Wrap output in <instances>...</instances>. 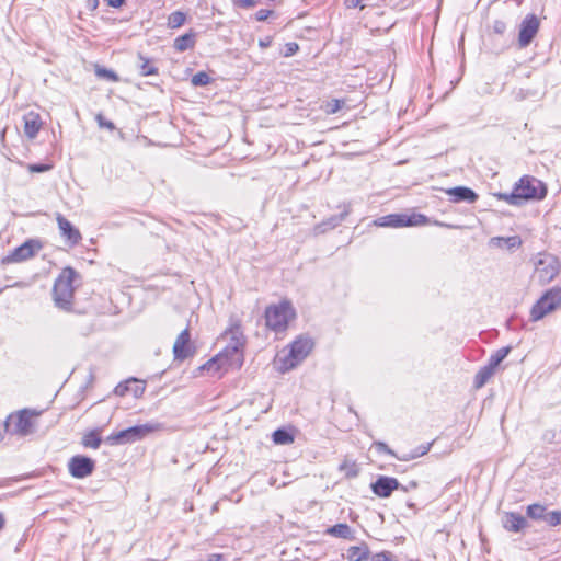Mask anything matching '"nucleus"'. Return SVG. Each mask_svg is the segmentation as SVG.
Here are the masks:
<instances>
[{
    "label": "nucleus",
    "instance_id": "obj_2",
    "mask_svg": "<svg viewBox=\"0 0 561 561\" xmlns=\"http://www.w3.org/2000/svg\"><path fill=\"white\" fill-rule=\"evenodd\" d=\"M78 276L77 271L68 266L61 271L55 280L53 297L58 308L66 311L71 309L75 293L73 282Z\"/></svg>",
    "mask_w": 561,
    "mask_h": 561
},
{
    "label": "nucleus",
    "instance_id": "obj_14",
    "mask_svg": "<svg viewBox=\"0 0 561 561\" xmlns=\"http://www.w3.org/2000/svg\"><path fill=\"white\" fill-rule=\"evenodd\" d=\"M370 488L375 495L386 499L400 488V483L396 478L380 476L371 483Z\"/></svg>",
    "mask_w": 561,
    "mask_h": 561
},
{
    "label": "nucleus",
    "instance_id": "obj_39",
    "mask_svg": "<svg viewBox=\"0 0 561 561\" xmlns=\"http://www.w3.org/2000/svg\"><path fill=\"white\" fill-rule=\"evenodd\" d=\"M95 72L99 77L106 78L110 81H118V76L113 70L106 68H98Z\"/></svg>",
    "mask_w": 561,
    "mask_h": 561
},
{
    "label": "nucleus",
    "instance_id": "obj_24",
    "mask_svg": "<svg viewBox=\"0 0 561 561\" xmlns=\"http://www.w3.org/2000/svg\"><path fill=\"white\" fill-rule=\"evenodd\" d=\"M494 373H495V369L493 367H491L489 364L481 367L480 370L474 376V381H473L474 387L477 389L482 388L490 380V378L494 375Z\"/></svg>",
    "mask_w": 561,
    "mask_h": 561
},
{
    "label": "nucleus",
    "instance_id": "obj_26",
    "mask_svg": "<svg viewBox=\"0 0 561 561\" xmlns=\"http://www.w3.org/2000/svg\"><path fill=\"white\" fill-rule=\"evenodd\" d=\"M431 446H432V444L420 445L414 450H412L411 453H404V454H402L400 456H397V458L399 460H401V461H409V460L419 458V457L424 456L425 454H427L430 448H431Z\"/></svg>",
    "mask_w": 561,
    "mask_h": 561
},
{
    "label": "nucleus",
    "instance_id": "obj_11",
    "mask_svg": "<svg viewBox=\"0 0 561 561\" xmlns=\"http://www.w3.org/2000/svg\"><path fill=\"white\" fill-rule=\"evenodd\" d=\"M539 30V20L535 14H528L522 22L518 43L520 47H527Z\"/></svg>",
    "mask_w": 561,
    "mask_h": 561
},
{
    "label": "nucleus",
    "instance_id": "obj_13",
    "mask_svg": "<svg viewBox=\"0 0 561 561\" xmlns=\"http://www.w3.org/2000/svg\"><path fill=\"white\" fill-rule=\"evenodd\" d=\"M41 245L35 241H26L15 248L8 256L3 259V263L22 262L32 257Z\"/></svg>",
    "mask_w": 561,
    "mask_h": 561
},
{
    "label": "nucleus",
    "instance_id": "obj_49",
    "mask_svg": "<svg viewBox=\"0 0 561 561\" xmlns=\"http://www.w3.org/2000/svg\"><path fill=\"white\" fill-rule=\"evenodd\" d=\"M206 561H222V557L220 554H211Z\"/></svg>",
    "mask_w": 561,
    "mask_h": 561
},
{
    "label": "nucleus",
    "instance_id": "obj_57",
    "mask_svg": "<svg viewBox=\"0 0 561 561\" xmlns=\"http://www.w3.org/2000/svg\"><path fill=\"white\" fill-rule=\"evenodd\" d=\"M408 506L409 507H414V504L413 503H409Z\"/></svg>",
    "mask_w": 561,
    "mask_h": 561
},
{
    "label": "nucleus",
    "instance_id": "obj_41",
    "mask_svg": "<svg viewBox=\"0 0 561 561\" xmlns=\"http://www.w3.org/2000/svg\"><path fill=\"white\" fill-rule=\"evenodd\" d=\"M285 47V57H290L299 50V46L297 43H287Z\"/></svg>",
    "mask_w": 561,
    "mask_h": 561
},
{
    "label": "nucleus",
    "instance_id": "obj_28",
    "mask_svg": "<svg viewBox=\"0 0 561 561\" xmlns=\"http://www.w3.org/2000/svg\"><path fill=\"white\" fill-rule=\"evenodd\" d=\"M511 346H505V347H502L500 350H497L494 354H492L489 358V362L488 364L493 367L494 369H496V367L505 359V357L510 354L511 352Z\"/></svg>",
    "mask_w": 561,
    "mask_h": 561
},
{
    "label": "nucleus",
    "instance_id": "obj_16",
    "mask_svg": "<svg viewBox=\"0 0 561 561\" xmlns=\"http://www.w3.org/2000/svg\"><path fill=\"white\" fill-rule=\"evenodd\" d=\"M145 389L146 387L141 381L136 378H130L125 382L118 383L114 389V393L116 396L124 397L130 392L135 398H139L144 394Z\"/></svg>",
    "mask_w": 561,
    "mask_h": 561
},
{
    "label": "nucleus",
    "instance_id": "obj_43",
    "mask_svg": "<svg viewBox=\"0 0 561 561\" xmlns=\"http://www.w3.org/2000/svg\"><path fill=\"white\" fill-rule=\"evenodd\" d=\"M96 121H98V123H99V125H100L101 127H105V128H107V129H110V130H113V129H114V127H115V126H114V124H113L112 122H107V121H105L101 114H99V115L96 116Z\"/></svg>",
    "mask_w": 561,
    "mask_h": 561
},
{
    "label": "nucleus",
    "instance_id": "obj_51",
    "mask_svg": "<svg viewBox=\"0 0 561 561\" xmlns=\"http://www.w3.org/2000/svg\"><path fill=\"white\" fill-rule=\"evenodd\" d=\"M434 225L439 226V227L453 228L451 225L444 224V222H440V221H434Z\"/></svg>",
    "mask_w": 561,
    "mask_h": 561
},
{
    "label": "nucleus",
    "instance_id": "obj_19",
    "mask_svg": "<svg viewBox=\"0 0 561 561\" xmlns=\"http://www.w3.org/2000/svg\"><path fill=\"white\" fill-rule=\"evenodd\" d=\"M527 526V519L518 513L508 512L504 516L503 527L508 531L519 533Z\"/></svg>",
    "mask_w": 561,
    "mask_h": 561
},
{
    "label": "nucleus",
    "instance_id": "obj_48",
    "mask_svg": "<svg viewBox=\"0 0 561 561\" xmlns=\"http://www.w3.org/2000/svg\"><path fill=\"white\" fill-rule=\"evenodd\" d=\"M108 7H112V8H121L125 0H104Z\"/></svg>",
    "mask_w": 561,
    "mask_h": 561
},
{
    "label": "nucleus",
    "instance_id": "obj_20",
    "mask_svg": "<svg viewBox=\"0 0 561 561\" xmlns=\"http://www.w3.org/2000/svg\"><path fill=\"white\" fill-rule=\"evenodd\" d=\"M350 214V208H345L344 211H342L340 215L331 216L330 218L323 220L322 222L318 224L314 227V232L317 234L324 233L331 229H334L339 225H341L342 221L345 220L346 216Z\"/></svg>",
    "mask_w": 561,
    "mask_h": 561
},
{
    "label": "nucleus",
    "instance_id": "obj_21",
    "mask_svg": "<svg viewBox=\"0 0 561 561\" xmlns=\"http://www.w3.org/2000/svg\"><path fill=\"white\" fill-rule=\"evenodd\" d=\"M196 43V34L193 31H190L181 36H178L174 39L173 47L176 51L183 53L187 49H191L195 46Z\"/></svg>",
    "mask_w": 561,
    "mask_h": 561
},
{
    "label": "nucleus",
    "instance_id": "obj_37",
    "mask_svg": "<svg viewBox=\"0 0 561 561\" xmlns=\"http://www.w3.org/2000/svg\"><path fill=\"white\" fill-rule=\"evenodd\" d=\"M549 526L556 527L561 524V511L547 512L545 519Z\"/></svg>",
    "mask_w": 561,
    "mask_h": 561
},
{
    "label": "nucleus",
    "instance_id": "obj_45",
    "mask_svg": "<svg viewBox=\"0 0 561 561\" xmlns=\"http://www.w3.org/2000/svg\"><path fill=\"white\" fill-rule=\"evenodd\" d=\"M376 446H377V449H378L379 451H382V453H386V454H389V455H391V456L397 457V455L394 454V451H393V450H391V449L387 446V444L379 442V443H377V444H376Z\"/></svg>",
    "mask_w": 561,
    "mask_h": 561
},
{
    "label": "nucleus",
    "instance_id": "obj_54",
    "mask_svg": "<svg viewBox=\"0 0 561 561\" xmlns=\"http://www.w3.org/2000/svg\"><path fill=\"white\" fill-rule=\"evenodd\" d=\"M347 476L348 477H355V476H357V471L353 470L352 472H348Z\"/></svg>",
    "mask_w": 561,
    "mask_h": 561
},
{
    "label": "nucleus",
    "instance_id": "obj_3",
    "mask_svg": "<svg viewBox=\"0 0 561 561\" xmlns=\"http://www.w3.org/2000/svg\"><path fill=\"white\" fill-rule=\"evenodd\" d=\"M264 317L270 330L283 332L287 329L289 321L296 317V311L289 301L284 300L278 305L268 306Z\"/></svg>",
    "mask_w": 561,
    "mask_h": 561
},
{
    "label": "nucleus",
    "instance_id": "obj_34",
    "mask_svg": "<svg viewBox=\"0 0 561 561\" xmlns=\"http://www.w3.org/2000/svg\"><path fill=\"white\" fill-rule=\"evenodd\" d=\"M499 199L506 202L510 205L519 206L522 202L517 196L515 188L511 193H499L495 195Z\"/></svg>",
    "mask_w": 561,
    "mask_h": 561
},
{
    "label": "nucleus",
    "instance_id": "obj_17",
    "mask_svg": "<svg viewBox=\"0 0 561 561\" xmlns=\"http://www.w3.org/2000/svg\"><path fill=\"white\" fill-rule=\"evenodd\" d=\"M446 194L450 196V201L454 203L467 202V203H476L478 199V194L467 186H456L446 190Z\"/></svg>",
    "mask_w": 561,
    "mask_h": 561
},
{
    "label": "nucleus",
    "instance_id": "obj_50",
    "mask_svg": "<svg viewBox=\"0 0 561 561\" xmlns=\"http://www.w3.org/2000/svg\"><path fill=\"white\" fill-rule=\"evenodd\" d=\"M508 241L511 242L512 247L515 245L516 243H520L517 237H512L508 239Z\"/></svg>",
    "mask_w": 561,
    "mask_h": 561
},
{
    "label": "nucleus",
    "instance_id": "obj_10",
    "mask_svg": "<svg viewBox=\"0 0 561 561\" xmlns=\"http://www.w3.org/2000/svg\"><path fill=\"white\" fill-rule=\"evenodd\" d=\"M94 467L95 463L91 458L81 455L73 456L68 463L70 474L77 479H83L90 476Z\"/></svg>",
    "mask_w": 561,
    "mask_h": 561
},
{
    "label": "nucleus",
    "instance_id": "obj_6",
    "mask_svg": "<svg viewBox=\"0 0 561 561\" xmlns=\"http://www.w3.org/2000/svg\"><path fill=\"white\" fill-rule=\"evenodd\" d=\"M312 341L308 337H299L293 342L290 351L284 357H279V369L288 371L300 364L310 353L312 348Z\"/></svg>",
    "mask_w": 561,
    "mask_h": 561
},
{
    "label": "nucleus",
    "instance_id": "obj_42",
    "mask_svg": "<svg viewBox=\"0 0 561 561\" xmlns=\"http://www.w3.org/2000/svg\"><path fill=\"white\" fill-rule=\"evenodd\" d=\"M233 4L240 8H252L257 4L255 0H232Z\"/></svg>",
    "mask_w": 561,
    "mask_h": 561
},
{
    "label": "nucleus",
    "instance_id": "obj_9",
    "mask_svg": "<svg viewBox=\"0 0 561 561\" xmlns=\"http://www.w3.org/2000/svg\"><path fill=\"white\" fill-rule=\"evenodd\" d=\"M536 277L539 283L545 285L550 283L559 274V262L552 255H546L536 264Z\"/></svg>",
    "mask_w": 561,
    "mask_h": 561
},
{
    "label": "nucleus",
    "instance_id": "obj_30",
    "mask_svg": "<svg viewBox=\"0 0 561 561\" xmlns=\"http://www.w3.org/2000/svg\"><path fill=\"white\" fill-rule=\"evenodd\" d=\"M404 227L422 226L428 224V218L423 214H404Z\"/></svg>",
    "mask_w": 561,
    "mask_h": 561
},
{
    "label": "nucleus",
    "instance_id": "obj_36",
    "mask_svg": "<svg viewBox=\"0 0 561 561\" xmlns=\"http://www.w3.org/2000/svg\"><path fill=\"white\" fill-rule=\"evenodd\" d=\"M191 81L195 87H204L210 82V77L205 71H199L192 77Z\"/></svg>",
    "mask_w": 561,
    "mask_h": 561
},
{
    "label": "nucleus",
    "instance_id": "obj_29",
    "mask_svg": "<svg viewBox=\"0 0 561 561\" xmlns=\"http://www.w3.org/2000/svg\"><path fill=\"white\" fill-rule=\"evenodd\" d=\"M272 437L277 445H287L294 442V436L285 428L274 431Z\"/></svg>",
    "mask_w": 561,
    "mask_h": 561
},
{
    "label": "nucleus",
    "instance_id": "obj_18",
    "mask_svg": "<svg viewBox=\"0 0 561 561\" xmlns=\"http://www.w3.org/2000/svg\"><path fill=\"white\" fill-rule=\"evenodd\" d=\"M23 122L25 136L30 139H34L43 125L39 114L34 111H30L23 116Z\"/></svg>",
    "mask_w": 561,
    "mask_h": 561
},
{
    "label": "nucleus",
    "instance_id": "obj_44",
    "mask_svg": "<svg viewBox=\"0 0 561 561\" xmlns=\"http://www.w3.org/2000/svg\"><path fill=\"white\" fill-rule=\"evenodd\" d=\"M371 561H390L389 552H379L373 556Z\"/></svg>",
    "mask_w": 561,
    "mask_h": 561
},
{
    "label": "nucleus",
    "instance_id": "obj_53",
    "mask_svg": "<svg viewBox=\"0 0 561 561\" xmlns=\"http://www.w3.org/2000/svg\"><path fill=\"white\" fill-rule=\"evenodd\" d=\"M268 44H270V42H268V41H266V42H264V41H260V46H261V47H266V46H268Z\"/></svg>",
    "mask_w": 561,
    "mask_h": 561
},
{
    "label": "nucleus",
    "instance_id": "obj_1",
    "mask_svg": "<svg viewBox=\"0 0 561 561\" xmlns=\"http://www.w3.org/2000/svg\"><path fill=\"white\" fill-rule=\"evenodd\" d=\"M225 335L229 337L230 342L225 351L218 354L215 358L208 360L203 368L207 370H219L224 365L238 364L243 362L242 350L245 344V337L241 328V322L238 319H231L230 327L225 331Z\"/></svg>",
    "mask_w": 561,
    "mask_h": 561
},
{
    "label": "nucleus",
    "instance_id": "obj_31",
    "mask_svg": "<svg viewBox=\"0 0 561 561\" xmlns=\"http://www.w3.org/2000/svg\"><path fill=\"white\" fill-rule=\"evenodd\" d=\"M139 73L144 77L152 76L158 73V68L153 66L149 59L145 58L142 55H139Z\"/></svg>",
    "mask_w": 561,
    "mask_h": 561
},
{
    "label": "nucleus",
    "instance_id": "obj_15",
    "mask_svg": "<svg viewBox=\"0 0 561 561\" xmlns=\"http://www.w3.org/2000/svg\"><path fill=\"white\" fill-rule=\"evenodd\" d=\"M190 341L191 334L190 330L186 328L178 335L174 342L173 354L175 359H185L190 355H192V347Z\"/></svg>",
    "mask_w": 561,
    "mask_h": 561
},
{
    "label": "nucleus",
    "instance_id": "obj_52",
    "mask_svg": "<svg viewBox=\"0 0 561 561\" xmlns=\"http://www.w3.org/2000/svg\"><path fill=\"white\" fill-rule=\"evenodd\" d=\"M4 524H5V519H4V516L2 513H0V531L2 530V528L4 527Z\"/></svg>",
    "mask_w": 561,
    "mask_h": 561
},
{
    "label": "nucleus",
    "instance_id": "obj_8",
    "mask_svg": "<svg viewBox=\"0 0 561 561\" xmlns=\"http://www.w3.org/2000/svg\"><path fill=\"white\" fill-rule=\"evenodd\" d=\"M514 188L522 204L530 199L541 201L547 195L546 185L540 180L529 175L520 178Z\"/></svg>",
    "mask_w": 561,
    "mask_h": 561
},
{
    "label": "nucleus",
    "instance_id": "obj_12",
    "mask_svg": "<svg viewBox=\"0 0 561 561\" xmlns=\"http://www.w3.org/2000/svg\"><path fill=\"white\" fill-rule=\"evenodd\" d=\"M56 221L60 234L66 240V243L70 247L79 244L82 239L79 229H77L67 218H65L59 213L56 214Z\"/></svg>",
    "mask_w": 561,
    "mask_h": 561
},
{
    "label": "nucleus",
    "instance_id": "obj_5",
    "mask_svg": "<svg viewBox=\"0 0 561 561\" xmlns=\"http://www.w3.org/2000/svg\"><path fill=\"white\" fill-rule=\"evenodd\" d=\"M161 428L159 423H146L135 425L117 433H112L105 439L110 445H122L134 443Z\"/></svg>",
    "mask_w": 561,
    "mask_h": 561
},
{
    "label": "nucleus",
    "instance_id": "obj_35",
    "mask_svg": "<svg viewBox=\"0 0 561 561\" xmlns=\"http://www.w3.org/2000/svg\"><path fill=\"white\" fill-rule=\"evenodd\" d=\"M344 104L345 102L343 100L333 99L324 103L323 110L327 114H335L344 106Z\"/></svg>",
    "mask_w": 561,
    "mask_h": 561
},
{
    "label": "nucleus",
    "instance_id": "obj_38",
    "mask_svg": "<svg viewBox=\"0 0 561 561\" xmlns=\"http://www.w3.org/2000/svg\"><path fill=\"white\" fill-rule=\"evenodd\" d=\"M26 168L32 173H43L49 171L53 167L47 163H31Z\"/></svg>",
    "mask_w": 561,
    "mask_h": 561
},
{
    "label": "nucleus",
    "instance_id": "obj_55",
    "mask_svg": "<svg viewBox=\"0 0 561 561\" xmlns=\"http://www.w3.org/2000/svg\"><path fill=\"white\" fill-rule=\"evenodd\" d=\"M96 4H98V0H93V2H91V5L96 7Z\"/></svg>",
    "mask_w": 561,
    "mask_h": 561
},
{
    "label": "nucleus",
    "instance_id": "obj_23",
    "mask_svg": "<svg viewBox=\"0 0 561 561\" xmlns=\"http://www.w3.org/2000/svg\"><path fill=\"white\" fill-rule=\"evenodd\" d=\"M369 556V548L367 545L353 546L347 549L346 558L348 561H363Z\"/></svg>",
    "mask_w": 561,
    "mask_h": 561
},
{
    "label": "nucleus",
    "instance_id": "obj_32",
    "mask_svg": "<svg viewBox=\"0 0 561 561\" xmlns=\"http://www.w3.org/2000/svg\"><path fill=\"white\" fill-rule=\"evenodd\" d=\"M102 439L96 431H91L83 436L82 444L84 447L98 449Z\"/></svg>",
    "mask_w": 561,
    "mask_h": 561
},
{
    "label": "nucleus",
    "instance_id": "obj_7",
    "mask_svg": "<svg viewBox=\"0 0 561 561\" xmlns=\"http://www.w3.org/2000/svg\"><path fill=\"white\" fill-rule=\"evenodd\" d=\"M561 305V288L552 287L547 290L530 310L531 321H539L554 311Z\"/></svg>",
    "mask_w": 561,
    "mask_h": 561
},
{
    "label": "nucleus",
    "instance_id": "obj_27",
    "mask_svg": "<svg viewBox=\"0 0 561 561\" xmlns=\"http://www.w3.org/2000/svg\"><path fill=\"white\" fill-rule=\"evenodd\" d=\"M546 506L534 503L527 506L526 514L534 520H543L546 516Z\"/></svg>",
    "mask_w": 561,
    "mask_h": 561
},
{
    "label": "nucleus",
    "instance_id": "obj_22",
    "mask_svg": "<svg viewBox=\"0 0 561 561\" xmlns=\"http://www.w3.org/2000/svg\"><path fill=\"white\" fill-rule=\"evenodd\" d=\"M404 214H390L378 218L375 224L380 227H404Z\"/></svg>",
    "mask_w": 561,
    "mask_h": 561
},
{
    "label": "nucleus",
    "instance_id": "obj_47",
    "mask_svg": "<svg viewBox=\"0 0 561 561\" xmlns=\"http://www.w3.org/2000/svg\"><path fill=\"white\" fill-rule=\"evenodd\" d=\"M417 488V482L416 481H410L407 485H401L400 484V490L404 491V492H409L410 490H414Z\"/></svg>",
    "mask_w": 561,
    "mask_h": 561
},
{
    "label": "nucleus",
    "instance_id": "obj_33",
    "mask_svg": "<svg viewBox=\"0 0 561 561\" xmlns=\"http://www.w3.org/2000/svg\"><path fill=\"white\" fill-rule=\"evenodd\" d=\"M186 21V14L182 11H174L168 16V26L170 28H179Z\"/></svg>",
    "mask_w": 561,
    "mask_h": 561
},
{
    "label": "nucleus",
    "instance_id": "obj_25",
    "mask_svg": "<svg viewBox=\"0 0 561 561\" xmlns=\"http://www.w3.org/2000/svg\"><path fill=\"white\" fill-rule=\"evenodd\" d=\"M325 533L333 537H337V538H343V539L353 538L352 528L347 524H343V523L329 527Z\"/></svg>",
    "mask_w": 561,
    "mask_h": 561
},
{
    "label": "nucleus",
    "instance_id": "obj_56",
    "mask_svg": "<svg viewBox=\"0 0 561 561\" xmlns=\"http://www.w3.org/2000/svg\"><path fill=\"white\" fill-rule=\"evenodd\" d=\"M96 4H98V0H93V2H91V5L96 7Z\"/></svg>",
    "mask_w": 561,
    "mask_h": 561
},
{
    "label": "nucleus",
    "instance_id": "obj_4",
    "mask_svg": "<svg viewBox=\"0 0 561 561\" xmlns=\"http://www.w3.org/2000/svg\"><path fill=\"white\" fill-rule=\"evenodd\" d=\"M38 415L39 413L28 409H23L16 413H12L4 422L5 431L19 436L31 435L36 430L34 419Z\"/></svg>",
    "mask_w": 561,
    "mask_h": 561
},
{
    "label": "nucleus",
    "instance_id": "obj_46",
    "mask_svg": "<svg viewBox=\"0 0 561 561\" xmlns=\"http://www.w3.org/2000/svg\"><path fill=\"white\" fill-rule=\"evenodd\" d=\"M271 13H272V11H270V10L261 9L256 12V20L265 21L270 16Z\"/></svg>",
    "mask_w": 561,
    "mask_h": 561
},
{
    "label": "nucleus",
    "instance_id": "obj_40",
    "mask_svg": "<svg viewBox=\"0 0 561 561\" xmlns=\"http://www.w3.org/2000/svg\"><path fill=\"white\" fill-rule=\"evenodd\" d=\"M491 27H492V31H493L494 33L502 35V34H504V33H505L507 25H506V23H505L504 21H502V20H495V21L492 23V26H491Z\"/></svg>",
    "mask_w": 561,
    "mask_h": 561
}]
</instances>
